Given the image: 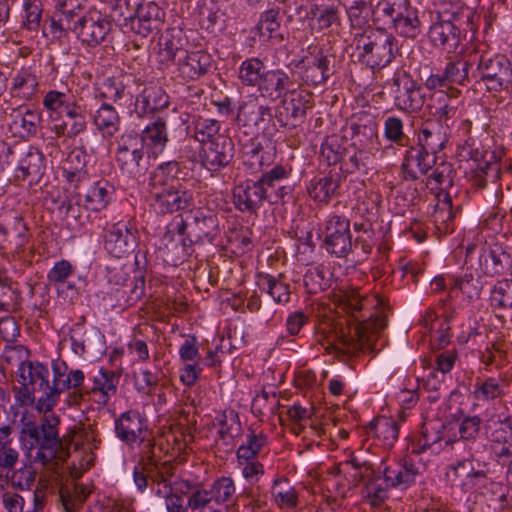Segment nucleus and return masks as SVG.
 Masks as SVG:
<instances>
[{
  "mask_svg": "<svg viewBox=\"0 0 512 512\" xmlns=\"http://www.w3.org/2000/svg\"><path fill=\"white\" fill-rule=\"evenodd\" d=\"M470 61L489 91H501L512 83V64L504 55L477 49L470 53Z\"/></svg>",
  "mask_w": 512,
  "mask_h": 512,
  "instance_id": "obj_8",
  "label": "nucleus"
},
{
  "mask_svg": "<svg viewBox=\"0 0 512 512\" xmlns=\"http://www.w3.org/2000/svg\"><path fill=\"white\" fill-rule=\"evenodd\" d=\"M165 12L152 1H141L135 18L131 21L130 30L143 37L160 31L164 22Z\"/></svg>",
  "mask_w": 512,
  "mask_h": 512,
  "instance_id": "obj_19",
  "label": "nucleus"
},
{
  "mask_svg": "<svg viewBox=\"0 0 512 512\" xmlns=\"http://www.w3.org/2000/svg\"><path fill=\"white\" fill-rule=\"evenodd\" d=\"M347 139L338 134L327 136L320 148V158L326 162L328 166L335 165L340 162L346 152Z\"/></svg>",
  "mask_w": 512,
  "mask_h": 512,
  "instance_id": "obj_48",
  "label": "nucleus"
},
{
  "mask_svg": "<svg viewBox=\"0 0 512 512\" xmlns=\"http://www.w3.org/2000/svg\"><path fill=\"white\" fill-rule=\"evenodd\" d=\"M508 386L506 378L502 376L476 378L472 395L474 399L482 402L493 401L501 398L505 393V388Z\"/></svg>",
  "mask_w": 512,
  "mask_h": 512,
  "instance_id": "obj_39",
  "label": "nucleus"
},
{
  "mask_svg": "<svg viewBox=\"0 0 512 512\" xmlns=\"http://www.w3.org/2000/svg\"><path fill=\"white\" fill-rule=\"evenodd\" d=\"M185 39L181 30H172L164 37L161 53L165 59L174 63L184 55L188 50L184 48Z\"/></svg>",
  "mask_w": 512,
  "mask_h": 512,
  "instance_id": "obj_55",
  "label": "nucleus"
},
{
  "mask_svg": "<svg viewBox=\"0 0 512 512\" xmlns=\"http://www.w3.org/2000/svg\"><path fill=\"white\" fill-rule=\"evenodd\" d=\"M272 497L280 509L293 510L299 504L296 488L285 478H277L272 485Z\"/></svg>",
  "mask_w": 512,
  "mask_h": 512,
  "instance_id": "obj_43",
  "label": "nucleus"
},
{
  "mask_svg": "<svg viewBox=\"0 0 512 512\" xmlns=\"http://www.w3.org/2000/svg\"><path fill=\"white\" fill-rule=\"evenodd\" d=\"M139 137L143 140V146L146 144L154 152H162L169 140L165 120L158 118L147 125Z\"/></svg>",
  "mask_w": 512,
  "mask_h": 512,
  "instance_id": "obj_46",
  "label": "nucleus"
},
{
  "mask_svg": "<svg viewBox=\"0 0 512 512\" xmlns=\"http://www.w3.org/2000/svg\"><path fill=\"white\" fill-rule=\"evenodd\" d=\"M93 123L104 139H112L120 131L121 118L112 105L104 103L96 110Z\"/></svg>",
  "mask_w": 512,
  "mask_h": 512,
  "instance_id": "obj_35",
  "label": "nucleus"
},
{
  "mask_svg": "<svg viewBox=\"0 0 512 512\" xmlns=\"http://www.w3.org/2000/svg\"><path fill=\"white\" fill-rule=\"evenodd\" d=\"M179 356L184 363L180 369V380L185 386H193L202 371L199 349L195 337L187 338L179 349Z\"/></svg>",
  "mask_w": 512,
  "mask_h": 512,
  "instance_id": "obj_26",
  "label": "nucleus"
},
{
  "mask_svg": "<svg viewBox=\"0 0 512 512\" xmlns=\"http://www.w3.org/2000/svg\"><path fill=\"white\" fill-rule=\"evenodd\" d=\"M116 436L127 445L143 442L147 432V419L138 410L123 412L114 423Z\"/></svg>",
  "mask_w": 512,
  "mask_h": 512,
  "instance_id": "obj_18",
  "label": "nucleus"
},
{
  "mask_svg": "<svg viewBox=\"0 0 512 512\" xmlns=\"http://www.w3.org/2000/svg\"><path fill=\"white\" fill-rule=\"evenodd\" d=\"M490 303L495 310L512 309V284L503 281L495 285L490 294Z\"/></svg>",
  "mask_w": 512,
  "mask_h": 512,
  "instance_id": "obj_63",
  "label": "nucleus"
},
{
  "mask_svg": "<svg viewBox=\"0 0 512 512\" xmlns=\"http://www.w3.org/2000/svg\"><path fill=\"white\" fill-rule=\"evenodd\" d=\"M470 16L469 9L461 5H443L428 31L431 44L447 53L456 52L461 43V27Z\"/></svg>",
  "mask_w": 512,
  "mask_h": 512,
  "instance_id": "obj_4",
  "label": "nucleus"
},
{
  "mask_svg": "<svg viewBox=\"0 0 512 512\" xmlns=\"http://www.w3.org/2000/svg\"><path fill=\"white\" fill-rule=\"evenodd\" d=\"M87 495L84 488L78 485L61 486L59 489V501L66 512H74L85 501Z\"/></svg>",
  "mask_w": 512,
  "mask_h": 512,
  "instance_id": "obj_58",
  "label": "nucleus"
},
{
  "mask_svg": "<svg viewBox=\"0 0 512 512\" xmlns=\"http://www.w3.org/2000/svg\"><path fill=\"white\" fill-rule=\"evenodd\" d=\"M120 376L113 370L101 368L95 375L89 378V382L83 383L69 394L68 402L78 405L89 399L99 405H107L110 398L117 393Z\"/></svg>",
  "mask_w": 512,
  "mask_h": 512,
  "instance_id": "obj_10",
  "label": "nucleus"
},
{
  "mask_svg": "<svg viewBox=\"0 0 512 512\" xmlns=\"http://www.w3.org/2000/svg\"><path fill=\"white\" fill-rule=\"evenodd\" d=\"M39 76L32 67H22L15 71L11 82V93L21 99L30 100L36 94Z\"/></svg>",
  "mask_w": 512,
  "mask_h": 512,
  "instance_id": "obj_33",
  "label": "nucleus"
},
{
  "mask_svg": "<svg viewBox=\"0 0 512 512\" xmlns=\"http://www.w3.org/2000/svg\"><path fill=\"white\" fill-rule=\"evenodd\" d=\"M359 61L371 69H380L392 62L398 53V42L383 28L365 31L357 40Z\"/></svg>",
  "mask_w": 512,
  "mask_h": 512,
  "instance_id": "obj_5",
  "label": "nucleus"
},
{
  "mask_svg": "<svg viewBox=\"0 0 512 512\" xmlns=\"http://www.w3.org/2000/svg\"><path fill=\"white\" fill-rule=\"evenodd\" d=\"M449 131V123L442 120L427 121L419 130L418 146L436 156L447 144Z\"/></svg>",
  "mask_w": 512,
  "mask_h": 512,
  "instance_id": "obj_23",
  "label": "nucleus"
},
{
  "mask_svg": "<svg viewBox=\"0 0 512 512\" xmlns=\"http://www.w3.org/2000/svg\"><path fill=\"white\" fill-rule=\"evenodd\" d=\"M221 125L218 120L198 117L194 122V137L203 145L213 141L217 137H224L220 134Z\"/></svg>",
  "mask_w": 512,
  "mask_h": 512,
  "instance_id": "obj_56",
  "label": "nucleus"
},
{
  "mask_svg": "<svg viewBox=\"0 0 512 512\" xmlns=\"http://www.w3.org/2000/svg\"><path fill=\"white\" fill-rule=\"evenodd\" d=\"M51 368L52 381L48 367L38 361H21L16 371L21 385L32 386L34 391L42 393L36 402V410L43 413L40 424L26 423L20 438L29 453L35 451L33 461L43 466L64 462L70 455L59 437L60 419L52 409L59 402L62 392L78 388L85 380L82 370H68L64 361L53 360Z\"/></svg>",
  "mask_w": 512,
  "mask_h": 512,
  "instance_id": "obj_1",
  "label": "nucleus"
},
{
  "mask_svg": "<svg viewBox=\"0 0 512 512\" xmlns=\"http://www.w3.org/2000/svg\"><path fill=\"white\" fill-rule=\"evenodd\" d=\"M257 284L259 288L269 294L277 304L284 305L290 301L291 288L283 274L274 276L268 273H259L257 275Z\"/></svg>",
  "mask_w": 512,
  "mask_h": 512,
  "instance_id": "obj_34",
  "label": "nucleus"
},
{
  "mask_svg": "<svg viewBox=\"0 0 512 512\" xmlns=\"http://www.w3.org/2000/svg\"><path fill=\"white\" fill-rule=\"evenodd\" d=\"M483 284L480 277H474L472 274H465L464 277L454 279L450 287V293L461 292L469 301L480 298Z\"/></svg>",
  "mask_w": 512,
  "mask_h": 512,
  "instance_id": "obj_54",
  "label": "nucleus"
},
{
  "mask_svg": "<svg viewBox=\"0 0 512 512\" xmlns=\"http://www.w3.org/2000/svg\"><path fill=\"white\" fill-rule=\"evenodd\" d=\"M436 163V156L417 146L410 147L402 163V173L405 180H416L426 174Z\"/></svg>",
  "mask_w": 512,
  "mask_h": 512,
  "instance_id": "obj_25",
  "label": "nucleus"
},
{
  "mask_svg": "<svg viewBox=\"0 0 512 512\" xmlns=\"http://www.w3.org/2000/svg\"><path fill=\"white\" fill-rule=\"evenodd\" d=\"M136 234L137 230L130 222L107 223L104 227V248L110 255L122 258L133 251Z\"/></svg>",
  "mask_w": 512,
  "mask_h": 512,
  "instance_id": "obj_15",
  "label": "nucleus"
},
{
  "mask_svg": "<svg viewBox=\"0 0 512 512\" xmlns=\"http://www.w3.org/2000/svg\"><path fill=\"white\" fill-rule=\"evenodd\" d=\"M307 108L308 105L304 101L303 97L300 94H297L289 100L285 99L282 101V105L279 107L276 117L282 126H294L295 123H291L290 120L295 121L302 119L306 114Z\"/></svg>",
  "mask_w": 512,
  "mask_h": 512,
  "instance_id": "obj_47",
  "label": "nucleus"
},
{
  "mask_svg": "<svg viewBox=\"0 0 512 512\" xmlns=\"http://www.w3.org/2000/svg\"><path fill=\"white\" fill-rule=\"evenodd\" d=\"M297 67L302 70L304 81L313 86L324 83L333 73L328 56L318 46H309Z\"/></svg>",
  "mask_w": 512,
  "mask_h": 512,
  "instance_id": "obj_16",
  "label": "nucleus"
},
{
  "mask_svg": "<svg viewBox=\"0 0 512 512\" xmlns=\"http://www.w3.org/2000/svg\"><path fill=\"white\" fill-rule=\"evenodd\" d=\"M370 428L375 436L382 439L387 446L393 445L398 438V424L390 418L379 417L371 423Z\"/></svg>",
  "mask_w": 512,
  "mask_h": 512,
  "instance_id": "obj_57",
  "label": "nucleus"
},
{
  "mask_svg": "<svg viewBox=\"0 0 512 512\" xmlns=\"http://www.w3.org/2000/svg\"><path fill=\"white\" fill-rule=\"evenodd\" d=\"M9 129L13 135L29 138L37 134L41 122V114L29 108H13L9 114Z\"/></svg>",
  "mask_w": 512,
  "mask_h": 512,
  "instance_id": "obj_29",
  "label": "nucleus"
},
{
  "mask_svg": "<svg viewBox=\"0 0 512 512\" xmlns=\"http://www.w3.org/2000/svg\"><path fill=\"white\" fill-rule=\"evenodd\" d=\"M180 165L177 161H168L160 164L153 172L151 177V186L153 190H161L183 185L180 182L178 174Z\"/></svg>",
  "mask_w": 512,
  "mask_h": 512,
  "instance_id": "obj_42",
  "label": "nucleus"
},
{
  "mask_svg": "<svg viewBox=\"0 0 512 512\" xmlns=\"http://www.w3.org/2000/svg\"><path fill=\"white\" fill-rule=\"evenodd\" d=\"M288 176L289 171L278 165L257 180L247 179L236 184L233 188L235 207L241 212L252 214L257 212L264 201L277 203L287 194L282 181Z\"/></svg>",
  "mask_w": 512,
  "mask_h": 512,
  "instance_id": "obj_3",
  "label": "nucleus"
},
{
  "mask_svg": "<svg viewBox=\"0 0 512 512\" xmlns=\"http://www.w3.org/2000/svg\"><path fill=\"white\" fill-rule=\"evenodd\" d=\"M394 93V104L405 112H418L426 102L421 85L405 71H396L387 82Z\"/></svg>",
  "mask_w": 512,
  "mask_h": 512,
  "instance_id": "obj_11",
  "label": "nucleus"
},
{
  "mask_svg": "<svg viewBox=\"0 0 512 512\" xmlns=\"http://www.w3.org/2000/svg\"><path fill=\"white\" fill-rule=\"evenodd\" d=\"M267 443V436L263 432L255 433L251 431L247 435L246 442L238 447L237 458L257 459V456Z\"/></svg>",
  "mask_w": 512,
  "mask_h": 512,
  "instance_id": "obj_59",
  "label": "nucleus"
},
{
  "mask_svg": "<svg viewBox=\"0 0 512 512\" xmlns=\"http://www.w3.org/2000/svg\"><path fill=\"white\" fill-rule=\"evenodd\" d=\"M409 7L408 0H380L373 10L374 21L389 26Z\"/></svg>",
  "mask_w": 512,
  "mask_h": 512,
  "instance_id": "obj_45",
  "label": "nucleus"
},
{
  "mask_svg": "<svg viewBox=\"0 0 512 512\" xmlns=\"http://www.w3.org/2000/svg\"><path fill=\"white\" fill-rule=\"evenodd\" d=\"M169 105V96L164 89L157 85L145 87L137 96L135 108L141 116L153 114L157 111L167 108Z\"/></svg>",
  "mask_w": 512,
  "mask_h": 512,
  "instance_id": "obj_31",
  "label": "nucleus"
},
{
  "mask_svg": "<svg viewBox=\"0 0 512 512\" xmlns=\"http://www.w3.org/2000/svg\"><path fill=\"white\" fill-rule=\"evenodd\" d=\"M266 71L265 64L256 57L248 58L242 62L239 68V78L246 86H257Z\"/></svg>",
  "mask_w": 512,
  "mask_h": 512,
  "instance_id": "obj_53",
  "label": "nucleus"
},
{
  "mask_svg": "<svg viewBox=\"0 0 512 512\" xmlns=\"http://www.w3.org/2000/svg\"><path fill=\"white\" fill-rule=\"evenodd\" d=\"M340 179L338 175L328 174L314 178L307 187L311 198L318 202H328L336 194Z\"/></svg>",
  "mask_w": 512,
  "mask_h": 512,
  "instance_id": "obj_44",
  "label": "nucleus"
},
{
  "mask_svg": "<svg viewBox=\"0 0 512 512\" xmlns=\"http://www.w3.org/2000/svg\"><path fill=\"white\" fill-rule=\"evenodd\" d=\"M191 243H212L219 234V221L215 214L202 209L192 210L187 220L177 215L168 224L164 239L173 240L175 234L184 235Z\"/></svg>",
  "mask_w": 512,
  "mask_h": 512,
  "instance_id": "obj_6",
  "label": "nucleus"
},
{
  "mask_svg": "<svg viewBox=\"0 0 512 512\" xmlns=\"http://www.w3.org/2000/svg\"><path fill=\"white\" fill-rule=\"evenodd\" d=\"M487 464L474 457L458 460L449 465L446 478L453 485H464L467 479H484L487 476Z\"/></svg>",
  "mask_w": 512,
  "mask_h": 512,
  "instance_id": "obj_28",
  "label": "nucleus"
},
{
  "mask_svg": "<svg viewBox=\"0 0 512 512\" xmlns=\"http://www.w3.org/2000/svg\"><path fill=\"white\" fill-rule=\"evenodd\" d=\"M176 472V465L171 462H153L148 457V475L150 479V488L158 497H167L171 495L172 480Z\"/></svg>",
  "mask_w": 512,
  "mask_h": 512,
  "instance_id": "obj_30",
  "label": "nucleus"
},
{
  "mask_svg": "<svg viewBox=\"0 0 512 512\" xmlns=\"http://www.w3.org/2000/svg\"><path fill=\"white\" fill-rule=\"evenodd\" d=\"M501 167L497 161L483 160L471 170L470 181L476 188L483 189L489 181L495 182L500 177Z\"/></svg>",
  "mask_w": 512,
  "mask_h": 512,
  "instance_id": "obj_49",
  "label": "nucleus"
},
{
  "mask_svg": "<svg viewBox=\"0 0 512 512\" xmlns=\"http://www.w3.org/2000/svg\"><path fill=\"white\" fill-rule=\"evenodd\" d=\"M209 492L217 503L223 505L233 499L236 487L232 478L223 476L213 482Z\"/></svg>",
  "mask_w": 512,
  "mask_h": 512,
  "instance_id": "obj_64",
  "label": "nucleus"
},
{
  "mask_svg": "<svg viewBox=\"0 0 512 512\" xmlns=\"http://www.w3.org/2000/svg\"><path fill=\"white\" fill-rule=\"evenodd\" d=\"M85 0H55V10L50 19L49 32L52 34L73 18L81 14Z\"/></svg>",
  "mask_w": 512,
  "mask_h": 512,
  "instance_id": "obj_40",
  "label": "nucleus"
},
{
  "mask_svg": "<svg viewBox=\"0 0 512 512\" xmlns=\"http://www.w3.org/2000/svg\"><path fill=\"white\" fill-rule=\"evenodd\" d=\"M67 120L64 121L67 130H69L68 138H74L83 133L87 128L86 107L80 102L76 106H72L66 114Z\"/></svg>",
  "mask_w": 512,
  "mask_h": 512,
  "instance_id": "obj_60",
  "label": "nucleus"
},
{
  "mask_svg": "<svg viewBox=\"0 0 512 512\" xmlns=\"http://www.w3.org/2000/svg\"><path fill=\"white\" fill-rule=\"evenodd\" d=\"M141 0H113L108 5L111 8V18L126 27H131V21L135 18Z\"/></svg>",
  "mask_w": 512,
  "mask_h": 512,
  "instance_id": "obj_51",
  "label": "nucleus"
},
{
  "mask_svg": "<svg viewBox=\"0 0 512 512\" xmlns=\"http://www.w3.org/2000/svg\"><path fill=\"white\" fill-rule=\"evenodd\" d=\"M382 474L387 487L407 489L415 483L419 469L412 461L402 459L385 465Z\"/></svg>",
  "mask_w": 512,
  "mask_h": 512,
  "instance_id": "obj_24",
  "label": "nucleus"
},
{
  "mask_svg": "<svg viewBox=\"0 0 512 512\" xmlns=\"http://www.w3.org/2000/svg\"><path fill=\"white\" fill-rule=\"evenodd\" d=\"M177 75L185 81L199 79L207 73L211 57L203 51H187L176 62Z\"/></svg>",
  "mask_w": 512,
  "mask_h": 512,
  "instance_id": "obj_27",
  "label": "nucleus"
},
{
  "mask_svg": "<svg viewBox=\"0 0 512 512\" xmlns=\"http://www.w3.org/2000/svg\"><path fill=\"white\" fill-rule=\"evenodd\" d=\"M426 101L430 114L437 116V120L449 123L457 113L456 97L450 96L443 90L434 91Z\"/></svg>",
  "mask_w": 512,
  "mask_h": 512,
  "instance_id": "obj_38",
  "label": "nucleus"
},
{
  "mask_svg": "<svg viewBox=\"0 0 512 512\" xmlns=\"http://www.w3.org/2000/svg\"><path fill=\"white\" fill-rule=\"evenodd\" d=\"M115 189L108 181H98L88 188L85 194V206L92 211H101L111 202Z\"/></svg>",
  "mask_w": 512,
  "mask_h": 512,
  "instance_id": "obj_41",
  "label": "nucleus"
},
{
  "mask_svg": "<svg viewBox=\"0 0 512 512\" xmlns=\"http://www.w3.org/2000/svg\"><path fill=\"white\" fill-rule=\"evenodd\" d=\"M111 29L112 24L104 14L97 10H90L73 18L68 26H61L51 36L54 39H61L71 31L82 44L95 47L105 41Z\"/></svg>",
  "mask_w": 512,
  "mask_h": 512,
  "instance_id": "obj_7",
  "label": "nucleus"
},
{
  "mask_svg": "<svg viewBox=\"0 0 512 512\" xmlns=\"http://www.w3.org/2000/svg\"><path fill=\"white\" fill-rule=\"evenodd\" d=\"M193 194L184 185L152 192V207L158 214L174 213L190 207Z\"/></svg>",
  "mask_w": 512,
  "mask_h": 512,
  "instance_id": "obj_17",
  "label": "nucleus"
},
{
  "mask_svg": "<svg viewBox=\"0 0 512 512\" xmlns=\"http://www.w3.org/2000/svg\"><path fill=\"white\" fill-rule=\"evenodd\" d=\"M272 119L271 108L259 104L257 99H250L244 102L237 114L238 126L244 128L246 135H257L262 124Z\"/></svg>",
  "mask_w": 512,
  "mask_h": 512,
  "instance_id": "obj_22",
  "label": "nucleus"
},
{
  "mask_svg": "<svg viewBox=\"0 0 512 512\" xmlns=\"http://www.w3.org/2000/svg\"><path fill=\"white\" fill-rule=\"evenodd\" d=\"M219 438L223 444L232 447L235 438L242 434V425L238 413L233 409H225L215 417Z\"/></svg>",
  "mask_w": 512,
  "mask_h": 512,
  "instance_id": "obj_37",
  "label": "nucleus"
},
{
  "mask_svg": "<svg viewBox=\"0 0 512 512\" xmlns=\"http://www.w3.org/2000/svg\"><path fill=\"white\" fill-rule=\"evenodd\" d=\"M370 299L362 297L356 289L343 290L339 294V308L351 317L359 321L353 328L346 331L341 323L330 318L319 322L315 337L329 353H342L355 355L358 352H374L380 350L377 343L381 337V331L387 325L386 316L376 311L367 319L360 320L361 311L370 304Z\"/></svg>",
  "mask_w": 512,
  "mask_h": 512,
  "instance_id": "obj_2",
  "label": "nucleus"
},
{
  "mask_svg": "<svg viewBox=\"0 0 512 512\" xmlns=\"http://www.w3.org/2000/svg\"><path fill=\"white\" fill-rule=\"evenodd\" d=\"M42 4L39 0H25L23 4L22 27L37 32L42 19Z\"/></svg>",
  "mask_w": 512,
  "mask_h": 512,
  "instance_id": "obj_62",
  "label": "nucleus"
},
{
  "mask_svg": "<svg viewBox=\"0 0 512 512\" xmlns=\"http://www.w3.org/2000/svg\"><path fill=\"white\" fill-rule=\"evenodd\" d=\"M487 433L491 444L511 443L512 424L510 419L491 420L487 425Z\"/></svg>",
  "mask_w": 512,
  "mask_h": 512,
  "instance_id": "obj_61",
  "label": "nucleus"
},
{
  "mask_svg": "<svg viewBox=\"0 0 512 512\" xmlns=\"http://www.w3.org/2000/svg\"><path fill=\"white\" fill-rule=\"evenodd\" d=\"M389 27L403 37L416 38L421 32L417 10L410 6Z\"/></svg>",
  "mask_w": 512,
  "mask_h": 512,
  "instance_id": "obj_50",
  "label": "nucleus"
},
{
  "mask_svg": "<svg viewBox=\"0 0 512 512\" xmlns=\"http://www.w3.org/2000/svg\"><path fill=\"white\" fill-rule=\"evenodd\" d=\"M324 234V247L336 257H345L352 250L350 221L344 216L333 214L328 217Z\"/></svg>",
  "mask_w": 512,
  "mask_h": 512,
  "instance_id": "obj_14",
  "label": "nucleus"
},
{
  "mask_svg": "<svg viewBox=\"0 0 512 512\" xmlns=\"http://www.w3.org/2000/svg\"><path fill=\"white\" fill-rule=\"evenodd\" d=\"M80 101L70 94L69 90H49L43 96L42 105L50 118H59L66 114L72 106Z\"/></svg>",
  "mask_w": 512,
  "mask_h": 512,
  "instance_id": "obj_36",
  "label": "nucleus"
},
{
  "mask_svg": "<svg viewBox=\"0 0 512 512\" xmlns=\"http://www.w3.org/2000/svg\"><path fill=\"white\" fill-rule=\"evenodd\" d=\"M9 154V165L14 167L17 172L16 177L26 180L29 176H38L41 174L42 155L32 147H14L7 149Z\"/></svg>",
  "mask_w": 512,
  "mask_h": 512,
  "instance_id": "obj_21",
  "label": "nucleus"
},
{
  "mask_svg": "<svg viewBox=\"0 0 512 512\" xmlns=\"http://www.w3.org/2000/svg\"><path fill=\"white\" fill-rule=\"evenodd\" d=\"M279 29L280 19L279 11L277 9H270L261 14L260 20L257 24V30L261 37L281 42L283 40V36L278 33Z\"/></svg>",
  "mask_w": 512,
  "mask_h": 512,
  "instance_id": "obj_52",
  "label": "nucleus"
},
{
  "mask_svg": "<svg viewBox=\"0 0 512 512\" xmlns=\"http://www.w3.org/2000/svg\"><path fill=\"white\" fill-rule=\"evenodd\" d=\"M288 74L281 69L267 70L257 84L258 91L263 97L270 99L280 98L290 87Z\"/></svg>",
  "mask_w": 512,
  "mask_h": 512,
  "instance_id": "obj_32",
  "label": "nucleus"
},
{
  "mask_svg": "<svg viewBox=\"0 0 512 512\" xmlns=\"http://www.w3.org/2000/svg\"><path fill=\"white\" fill-rule=\"evenodd\" d=\"M478 256L482 272L488 276L503 275L511 264V255L500 245L488 246L485 243L469 244L466 247V262H472Z\"/></svg>",
  "mask_w": 512,
  "mask_h": 512,
  "instance_id": "obj_13",
  "label": "nucleus"
},
{
  "mask_svg": "<svg viewBox=\"0 0 512 512\" xmlns=\"http://www.w3.org/2000/svg\"><path fill=\"white\" fill-rule=\"evenodd\" d=\"M116 163L123 176L138 180L148 170V161L145 157L143 140L133 132L124 133L117 141L115 152Z\"/></svg>",
  "mask_w": 512,
  "mask_h": 512,
  "instance_id": "obj_9",
  "label": "nucleus"
},
{
  "mask_svg": "<svg viewBox=\"0 0 512 512\" xmlns=\"http://www.w3.org/2000/svg\"><path fill=\"white\" fill-rule=\"evenodd\" d=\"M234 156V144L228 136L217 137L203 145L202 163L210 171L227 166Z\"/></svg>",
  "mask_w": 512,
  "mask_h": 512,
  "instance_id": "obj_20",
  "label": "nucleus"
},
{
  "mask_svg": "<svg viewBox=\"0 0 512 512\" xmlns=\"http://www.w3.org/2000/svg\"><path fill=\"white\" fill-rule=\"evenodd\" d=\"M0 236L11 251V257L20 259L27 249L29 233L19 212L6 210L0 213Z\"/></svg>",
  "mask_w": 512,
  "mask_h": 512,
  "instance_id": "obj_12",
  "label": "nucleus"
}]
</instances>
